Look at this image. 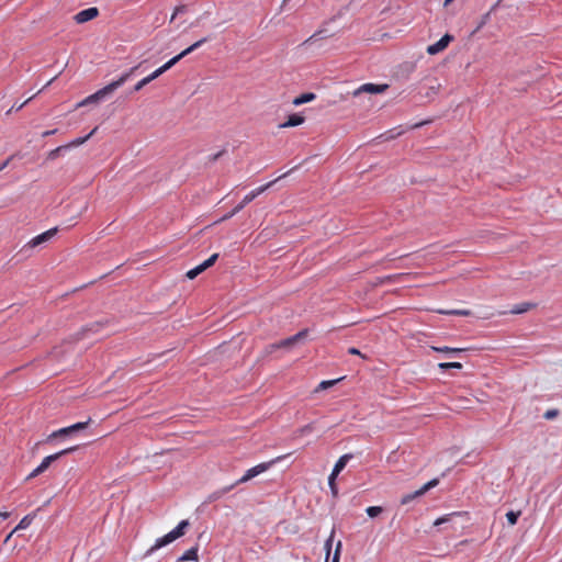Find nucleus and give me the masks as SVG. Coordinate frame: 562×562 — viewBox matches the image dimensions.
<instances>
[{
    "instance_id": "72a5a7b5",
    "label": "nucleus",
    "mask_w": 562,
    "mask_h": 562,
    "mask_svg": "<svg viewBox=\"0 0 562 562\" xmlns=\"http://www.w3.org/2000/svg\"><path fill=\"white\" fill-rule=\"evenodd\" d=\"M149 83V80L147 79V77L143 78L142 80H139L135 86H134V91H139L140 89H143L146 85Z\"/></svg>"
},
{
    "instance_id": "37998d69",
    "label": "nucleus",
    "mask_w": 562,
    "mask_h": 562,
    "mask_svg": "<svg viewBox=\"0 0 562 562\" xmlns=\"http://www.w3.org/2000/svg\"><path fill=\"white\" fill-rule=\"evenodd\" d=\"M9 161H10V158H9V159H7V160H5V161L0 166V171H2V170L8 166Z\"/></svg>"
},
{
    "instance_id": "79ce46f5",
    "label": "nucleus",
    "mask_w": 562,
    "mask_h": 562,
    "mask_svg": "<svg viewBox=\"0 0 562 562\" xmlns=\"http://www.w3.org/2000/svg\"><path fill=\"white\" fill-rule=\"evenodd\" d=\"M317 34H313L312 36H310L306 41H305V44L307 43H313L316 38Z\"/></svg>"
},
{
    "instance_id": "c85d7f7f",
    "label": "nucleus",
    "mask_w": 562,
    "mask_h": 562,
    "mask_svg": "<svg viewBox=\"0 0 562 562\" xmlns=\"http://www.w3.org/2000/svg\"><path fill=\"white\" fill-rule=\"evenodd\" d=\"M341 550H342V542L339 540V541L336 543L335 552H334V555H333V558H331V561H330V562H339V561H340Z\"/></svg>"
},
{
    "instance_id": "49530a36",
    "label": "nucleus",
    "mask_w": 562,
    "mask_h": 562,
    "mask_svg": "<svg viewBox=\"0 0 562 562\" xmlns=\"http://www.w3.org/2000/svg\"><path fill=\"white\" fill-rule=\"evenodd\" d=\"M56 79V77H54L53 79H50L49 81H47V85L46 86H49L54 80Z\"/></svg>"
},
{
    "instance_id": "2eb2a0df",
    "label": "nucleus",
    "mask_w": 562,
    "mask_h": 562,
    "mask_svg": "<svg viewBox=\"0 0 562 562\" xmlns=\"http://www.w3.org/2000/svg\"><path fill=\"white\" fill-rule=\"evenodd\" d=\"M352 457L353 456L351 453L342 454L335 463L331 473H334V475H338L345 469L348 461L352 459Z\"/></svg>"
},
{
    "instance_id": "f257e3e1",
    "label": "nucleus",
    "mask_w": 562,
    "mask_h": 562,
    "mask_svg": "<svg viewBox=\"0 0 562 562\" xmlns=\"http://www.w3.org/2000/svg\"><path fill=\"white\" fill-rule=\"evenodd\" d=\"M137 68L138 66L131 68L127 72L123 74L119 79L112 81L102 89L98 90L95 93L89 95L81 104L97 102L105 95L112 93L114 90L124 85L127 81V79L137 70Z\"/></svg>"
},
{
    "instance_id": "20e7f679",
    "label": "nucleus",
    "mask_w": 562,
    "mask_h": 562,
    "mask_svg": "<svg viewBox=\"0 0 562 562\" xmlns=\"http://www.w3.org/2000/svg\"><path fill=\"white\" fill-rule=\"evenodd\" d=\"M284 458H285V456H279V457H277V458H274V459H272V460H270L268 462H262V463H259V464L248 469L246 471V473L239 480H237L234 484L225 487L223 490V493H227V492L232 491L238 484H243V483H246V482L250 481L255 476H257V475L266 472L267 470H269L277 462L282 461Z\"/></svg>"
},
{
    "instance_id": "9d476101",
    "label": "nucleus",
    "mask_w": 562,
    "mask_h": 562,
    "mask_svg": "<svg viewBox=\"0 0 562 562\" xmlns=\"http://www.w3.org/2000/svg\"><path fill=\"white\" fill-rule=\"evenodd\" d=\"M438 483H439L438 479H434V480L427 482L426 484H424L419 490L415 491L414 493H409V494L404 495L402 497V499H401V504L402 505H406V504L411 503L416 497H419V496L424 495L430 488L437 486Z\"/></svg>"
},
{
    "instance_id": "f3484780",
    "label": "nucleus",
    "mask_w": 562,
    "mask_h": 562,
    "mask_svg": "<svg viewBox=\"0 0 562 562\" xmlns=\"http://www.w3.org/2000/svg\"><path fill=\"white\" fill-rule=\"evenodd\" d=\"M536 304L529 303V302H522L513 307L510 311L512 314H522L528 312L529 310L533 308Z\"/></svg>"
},
{
    "instance_id": "ddd939ff",
    "label": "nucleus",
    "mask_w": 562,
    "mask_h": 562,
    "mask_svg": "<svg viewBox=\"0 0 562 562\" xmlns=\"http://www.w3.org/2000/svg\"><path fill=\"white\" fill-rule=\"evenodd\" d=\"M98 15H99L98 8L91 7V8H88V9H85V10L78 12L74 19L77 23L81 24V23H86L88 21L95 19Z\"/></svg>"
},
{
    "instance_id": "4c0bfd02",
    "label": "nucleus",
    "mask_w": 562,
    "mask_h": 562,
    "mask_svg": "<svg viewBox=\"0 0 562 562\" xmlns=\"http://www.w3.org/2000/svg\"><path fill=\"white\" fill-rule=\"evenodd\" d=\"M348 352H349L350 355L360 356V357H363V358H364V356L360 352V350H359V349H357V348H355V347L349 348V349H348Z\"/></svg>"
},
{
    "instance_id": "4468645a",
    "label": "nucleus",
    "mask_w": 562,
    "mask_h": 562,
    "mask_svg": "<svg viewBox=\"0 0 562 562\" xmlns=\"http://www.w3.org/2000/svg\"><path fill=\"white\" fill-rule=\"evenodd\" d=\"M305 122V117L299 113H293L291 115L288 116V120L280 124L279 127L280 128H289V127H294V126H299L301 124H303Z\"/></svg>"
},
{
    "instance_id": "423d86ee",
    "label": "nucleus",
    "mask_w": 562,
    "mask_h": 562,
    "mask_svg": "<svg viewBox=\"0 0 562 562\" xmlns=\"http://www.w3.org/2000/svg\"><path fill=\"white\" fill-rule=\"evenodd\" d=\"M288 173H284L282 176H280L279 178L263 184V186H260L256 189H254L252 191H250L248 194H246L244 196V199L241 200L240 203H238L229 213L225 214L220 221H226V220H229L231 217H233L235 214H237L238 212H240L248 203H250L252 200H255L259 194L263 193L265 191H267L269 188H271L278 180L284 178Z\"/></svg>"
},
{
    "instance_id": "c9c22d12",
    "label": "nucleus",
    "mask_w": 562,
    "mask_h": 562,
    "mask_svg": "<svg viewBox=\"0 0 562 562\" xmlns=\"http://www.w3.org/2000/svg\"><path fill=\"white\" fill-rule=\"evenodd\" d=\"M33 98H34V95H33V97H31V98H29L25 102H23V103H21V104H15V105H13V106L9 110V112H11L12 110H16V111L21 110V109H22V108H23V106H24L29 101H31Z\"/></svg>"
},
{
    "instance_id": "412c9836",
    "label": "nucleus",
    "mask_w": 562,
    "mask_h": 562,
    "mask_svg": "<svg viewBox=\"0 0 562 562\" xmlns=\"http://www.w3.org/2000/svg\"><path fill=\"white\" fill-rule=\"evenodd\" d=\"M34 516L33 515H26L24 516L18 526L13 529V532H16L18 530L26 529L33 521Z\"/></svg>"
},
{
    "instance_id": "cd10ccee",
    "label": "nucleus",
    "mask_w": 562,
    "mask_h": 562,
    "mask_svg": "<svg viewBox=\"0 0 562 562\" xmlns=\"http://www.w3.org/2000/svg\"><path fill=\"white\" fill-rule=\"evenodd\" d=\"M438 367L442 370L461 369L462 364L460 362H441L438 364Z\"/></svg>"
},
{
    "instance_id": "6ab92c4d",
    "label": "nucleus",
    "mask_w": 562,
    "mask_h": 562,
    "mask_svg": "<svg viewBox=\"0 0 562 562\" xmlns=\"http://www.w3.org/2000/svg\"><path fill=\"white\" fill-rule=\"evenodd\" d=\"M98 127H94L87 136L85 137H78L74 140H71L66 147H78L82 144H85L95 132Z\"/></svg>"
},
{
    "instance_id": "c03bdc74",
    "label": "nucleus",
    "mask_w": 562,
    "mask_h": 562,
    "mask_svg": "<svg viewBox=\"0 0 562 562\" xmlns=\"http://www.w3.org/2000/svg\"><path fill=\"white\" fill-rule=\"evenodd\" d=\"M13 530L5 537L4 539V543L9 542V540L11 539V537L13 536Z\"/></svg>"
},
{
    "instance_id": "6e6552de",
    "label": "nucleus",
    "mask_w": 562,
    "mask_h": 562,
    "mask_svg": "<svg viewBox=\"0 0 562 562\" xmlns=\"http://www.w3.org/2000/svg\"><path fill=\"white\" fill-rule=\"evenodd\" d=\"M307 334H308V329H302L297 334H295L289 338H285L279 342L270 345L269 349H270V351H273V350H277L280 348H291L296 342L304 339L307 336Z\"/></svg>"
},
{
    "instance_id": "393cba45",
    "label": "nucleus",
    "mask_w": 562,
    "mask_h": 562,
    "mask_svg": "<svg viewBox=\"0 0 562 562\" xmlns=\"http://www.w3.org/2000/svg\"><path fill=\"white\" fill-rule=\"evenodd\" d=\"M520 514H521L520 512H513V510L508 512L506 514V518H507L508 524L510 526L516 525Z\"/></svg>"
},
{
    "instance_id": "0eeeda50",
    "label": "nucleus",
    "mask_w": 562,
    "mask_h": 562,
    "mask_svg": "<svg viewBox=\"0 0 562 562\" xmlns=\"http://www.w3.org/2000/svg\"><path fill=\"white\" fill-rule=\"evenodd\" d=\"M76 449H77V447L75 446V447H70V448L64 449L59 452H56L54 454L45 457L42 460L41 464L30 473L27 479H32V477H35V476L42 474L43 472H45L48 469V467L52 464V462L56 461L57 459H59L60 457H63L65 454L74 452Z\"/></svg>"
},
{
    "instance_id": "f704fd0d",
    "label": "nucleus",
    "mask_w": 562,
    "mask_h": 562,
    "mask_svg": "<svg viewBox=\"0 0 562 562\" xmlns=\"http://www.w3.org/2000/svg\"><path fill=\"white\" fill-rule=\"evenodd\" d=\"M559 414V412L557 409H549L544 413L543 417L546 419H553L554 417H557Z\"/></svg>"
},
{
    "instance_id": "2f4dec72",
    "label": "nucleus",
    "mask_w": 562,
    "mask_h": 562,
    "mask_svg": "<svg viewBox=\"0 0 562 562\" xmlns=\"http://www.w3.org/2000/svg\"><path fill=\"white\" fill-rule=\"evenodd\" d=\"M99 328H100V324H98V323L92 324V325L87 326V327H83L82 330H81V336L83 337L87 331L97 333V331H99Z\"/></svg>"
},
{
    "instance_id": "f03ea898",
    "label": "nucleus",
    "mask_w": 562,
    "mask_h": 562,
    "mask_svg": "<svg viewBox=\"0 0 562 562\" xmlns=\"http://www.w3.org/2000/svg\"><path fill=\"white\" fill-rule=\"evenodd\" d=\"M189 526H190L189 520H181L175 529H172L170 532H168L164 537L158 538L155 541V544L146 551L145 555L146 557L151 555L156 550H158V549L173 542L175 540L179 539L180 537H182L186 533V530Z\"/></svg>"
},
{
    "instance_id": "39448f33",
    "label": "nucleus",
    "mask_w": 562,
    "mask_h": 562,
    "mask_svg": "<svg viewBox=\"0 0 562 562\" xmlns=\"http://www.w3.org/2000/svg\"><path fill=\"white\" fill-rule=\"evenodd\" d=\"M207 41L206 37H203L195 43H193L191 46L182 50L177 56L172 57L170 60H168L166 64H164L161 67L157 68L155 71H153L150 75L147 76V79L149 82L157 79L159 76H161L164 72L169 70L173 65H176L179 60H181L184 56L189 55L190 53L198 49L200 46H202Z\"/></svg>"
},
{
    "instance_id": "a19ab883",
    "label": "nucleus",
    "mask_w": 562,
    "mask_h": 562,
    "mask_svg": "<svg viewBox=\"0 0 562 562\" xmlns=\"http://www.w3.org/2000/svg\"><path fill=\"white\" fill-rule=\"evenodd\" d=\"M56 132H57V130L46 131V132H44V133H43V137H47V136H49V135H53V134H55Z\"/></svg>"
},
{
    "instance_id": "a878e982",
    "label": "nucleus",
    "mask_w": 562,
    "mask_h": 562,
    "mask_svg": "<svg viewBox=\"0 0 562 562\" xmlns=\"http://www.w3.org/2000/svg\"><path fill=\"white\" fill-rule=\"evenodd\" d=\"M383 512L381 506H370L366 509L369 517L374 518Z\"/></svg>"
},
{
    "instance_id": "ea45409f",
    "label": "nucleus",
    "mask_w": 562,
    "mask_h": 562,
    "mask_svg": "<svg viewBox=\"0 0 562 562\" xmlns=\"http://www.w3.org/2000/svg\"><path fill=\"white\" fill-rule=\"evenodd\" d=\"M9 516H10V513H9V512H5V510L0 512V518H1V519H7Z\"/></svg>"
},
{
    "instance_id": "e433bc0d",
    "label": "nucleus",
    "mask_w": 562,
    "mask_h": 562,
    "mask_svg": "<svg viewBox=\"0 0 562 562\" xmlns=\"http://www.w3.org/2000/svg\"><path fill=\"white\" fill-rule=\"evenodd\" d=\"M450 516H451V515H447V516H443V517L438 518V519L434 522V525H435V526H439V525H441V524H443V522H447V521L449 520V517H450Z\"/></svg>"
},
{
    "instance_id": "4be33fe9",
    "label": "nucleus",
    "mask_w": 562,
    "mask_h": 562,
    "mask_svg": "<svg viewBox=\"0 0 562 562\" xmlns=\"http://www.w3.org/2000/svg\"><path fill=\"white\" fill-rule=\"evenodd\" d=\"M334 536H335V529L331 530L330 536L325 541V546H324L325 547V551H326L325 562L329 561L330 551H331L333 541H334Z\"/></svg>"
},
{
    "instance_id": "9b49d317",
    "label": "nucleus",
    "mask_w": 562,
    "mask_h": 562,
    "mask_svg": "<svg viewBox=\"0 0 562 562\" xmlns=\"http://www.w3.org/2000/svg\"><path fill=\"white\" fill-rule=\"evenodd\" d=\"M452 41H453L452 35L445 34L438 42L429 45L426 50L429 55H437V54L443 52Z\"/></svg>"
},
{
    "instance_id": "a18cd8bd",
    "label": "nucleus",
    "mask_w": 562,
    "mask_h": 562,
    "mask_svg": "<svg viewBox=\"0 0 562 562\" xmlns=\"http://www.w3.org/2000/svg\"><path fill=\"white\" fill-rule=\"evenodd\" d=\"M454 0H445L443 1V7H449Z\"/></svg>"
},
{
    "instance_id": "7ed1b4c3",
    "label": "nucleus",
    "mask_w": 562,
    "mask_h": 562,
    "mask_svg": "<svg viewBox=\"0 0 562 562\" xmlns=\"http://www.w3.org/2000/svg\"><path fill=\"white\" fill-rule=\"evenodd\" d=\"M284 458H285V456H279V457H277V458H274V459H272V460H270L268 462H262V463H259V464L248 469L246 471V473L239 480H237L234 484L225 487L223 490V493H227V492L232 491L238 484H243V483H246V482L250 481L255 476H257V475L266 472L267 470H269L277 462L282 461Z\"/></svg>"
},
{
    "instance_id": "473e14b6",
    "label": "nucleus",
    "mask_w": 562,
    "mask_h": 562,
    "mask_svg": "<svg viewBox=\"0 0 562 562\" xmlns=\"http://www.w3.org/2000/svg\"><path fill=\"white\" fill-rule=\"evenodd\" d=\"M339 380H327V381H322L319 384H318V387L317 390H326L330 386H333L335 383H337Z\"/></svg>"
},
{
    "instance_id": "bb28decb",
    "label": "nucleus",
    "mask_w": 562,
    "mask_h": 562,
    "mask_svg": "<svg viewBox=\"0 0 562 562\" xmlns=\"http://www.w3.org/2000/svg\"><path fill=\"white\" fill-rule=\"evenodd\" d=\"M338 475H334V473H330L329 477H328V485L330 487V491L333 493L334 496H336L338 494V488H337V485H336V477Z\"/></svg>"
},
{
    "instance_id": "1a4fd4ad",
    "label": "nucleus",
    "mask_w": 562,
    "mask_h": 562,
    "mask_svg": "<svg viewBox=\"0 0 562 562\" xmlns=\"http://www.w3.org/2000/svg\"><path fill=\"white\" fill-rule=\"evenodd\" d=\"M91 422V419L89 418L87 422H83V423H77V424H74L71 426H68V427H64V428H60L58 430H55L53 431L48 437H47V441H50L57 437H61V436H69V435H72L79 430H82L85 429L89 423Z\"/></svg>"
},
{
    "instance_id": "5701e85b",
    "label": "nucleus",
    "mask_w": 562,
    "mask_h": 562,
    "mask_svg": "<svg viewBox=\"0 0 562 562\" xmlns=\"http://www.w3.org/2000/svg\"><path fill=\"white\" fill-rule=\"evenodd\" d=\"M431 348L435 351L445 352V353H459V352L464 351V349H462V348H452V347H448V346H445V347H431Z\"/></svg>"
},
{
    "instance_id": "58836bf2",
    "label": "nucleus",
    "mask_w": 562,
    "mask_h": 562,
    "mask_svg": "<svg viewBox=\"0 0 562 562\" xmlns=\"http://www.w3.org/2000/svg\"><path fill=\"white\" fill-rule=\"evenodd\" d=\"M64 148H66V147H65V146H59V147H57L56 149L52 150V151L49 153V158H55V157L57 156V154H58L61 149H64Z\"/></svg>"
},
{
    "instance_id": "aec40b11",
    "label": "nucleus",
    "mask_w": 562,
    "mask_h": 562,
    "mask_svg": "<svg viewBox=\"0 0 562 562\" xmlns=\"http://www.w3.org/2000/svg\"><path fill=\"white\" fill-rule=\"evenodd\" d=\"M438 313L457 316H470L472 314L470 310H438Z\"/></svg>"
},
{
    "instance_id": "7c9ffc66",
    "label": "nucleus",
    "mask_w": 562,
    "mask_h": 562,
    "mask_svg": "<svg viewBox=\"0 0 562 562\" xmlns=\"http://www.w3.org/2000/svg\"><path fill=\"white\" fill-rule=\"evenodd\" d=\"M203 271L200 268V266H196L195 268L189 270L186 276H187L188 279L193 280L194 278H196Z\"/></svg>"
},
{
    "instance_id": "c756f323",
    "label": "nucleus",
    "mask_w": 562,
    "mask_h": 562,
    "mask_svg": "<svg viewBox=\"0 0 562 562\" xmlns=\"http://www.w3.org/2000/svg\"><path fill=\"white\" fill-rule=\"evenodd\" d=\"M496 5L497 4L493 5L488 12H486L485 14L482 15L481 21L476 27V31L482 29L490 21L491 12L496 8Z\"/></svg>"
},
{
    "instance_id": "dca6fc26",
    "label": "nucleus",
    "mask_w": 562,
    "mask_h": 562,
    "mask_svg": "<svg viewBox=\"0 0 562 562\" xmlns=\"http://www.w3.org/2000/svg\"><path fill=\"white\" fill-rule=\"evenodd\" d=\"M387 85H374V83H364L361 86L359 91H364L369 93H382L387 89Z\"/></svg>"
},
{
    "instance_id": "a211bd4d",
    "label": "nucleus",
    "mask_w": 562,
    "mask_h": 562,
    "mask_svg": "<svg viewBox=\"0 0 562 562\" xmlns=\"http://www.w3.org/2000/svg\"><path fill=\"white\" fill-rule=\"evenodd\" d=\"M315 98H316L315 93H312V92L303 93L293 100V104L297 106V105L311 102V101L315 100Z\"/></svg>"
},
{
    "instance_id": "f8f14e48",
    "label": "nucleus",
    "mask_w": 562,
    "mask_h": 562,
    "mask_svg": "<svg viewBox=\"0 0 562 562\" xmlns=\"http://www.w3.org/2000/svg\"><path fill=\"white\" fill-rule=\"evenodd\" d=\"M57 233V227L50 228L35 237H33L27 246L31 248H35L49 239H52Z\"/></svg>"
},
{
    "instance_id": "b1692460",
    "label": "nucleus",
    "mask_w": 562,
    "mask_h": 562,
    "mask_svg": "<svg viewBox=\"0 0 562 562\" xmlns=\"http://www.w3.org/2000/svg\"><path fill=\"white\" fill-rule=\"evenodd\" d=\"M218 254H213L209 259L200 263L199 266L202 269V271H205L206 269L212 267L216 262Z\"/></svg>"
}]
</instances>
